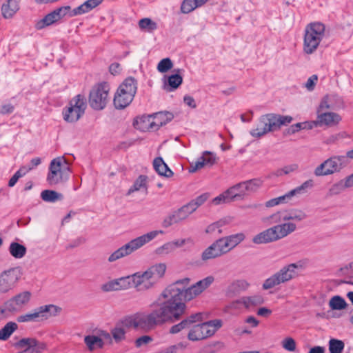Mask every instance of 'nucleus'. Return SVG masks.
Returning <instances> with one entry per match:
<instances>
[{"mask_svg": "<svg viewBox=\"0 0 353 353\" xmlns=\"http://www.w3.org/2000/svg\"><path fill=\"white\" fill-rule=\"evenodd\" d=\"M152 341H153V339L150 336L144 335V336L139 337L138 339H136L135 346L139 348L143 345H148Z\"/></svg>", "mask_w": 353, "mask_h": 353, "instance_id": "nucleus-59", "label": "nucleus"}, {"mask_svg": "<svg viewBox=\"0 0 353 353\" xmlns=\"http://www.w3.org/2000/svg\"><path fill=\"white\" fill-rule=\"evenodd\" d=\"M60 308L54 305H46L35 308L32 312L20 315L17 317V321L36 322L39 319H48L50 316H55L59 312Z\"/></svg>", "mask_w": 353, "mask_h": 353, "instance_id": "nucleus-13", "label": "nucleus"}, {"mask_svg": "<svg viewBox=\"0 0 353 353\" xmlns=\"http://www.w3.org/2000/svg\"><path fill=\"white\" fill-rule=\"evenodd\" d=\"M119 88L120 89V92H123V90L126 93L135 96L137 90V81L132 77H128L119 85Z\"/></svg>", "mask_w": 353, "mask_h": 353, "instance_id": "nucleus-28", "label": "nucleus"}, {"mask_svg": "<svg viewBox=\"0 0 353 353\" xmlns=\"http://www.w3.org/2000/svg\"><path fill=\"white\" fill-rule=\"evenodd\" d=\"M313 185V181L312 180H308L304 182L301 185L294 188V190H290L285 194L276 197L279 204L286 203H288L292 196L297 194L303 193L305 190L308 187H312Z\"/></svg>", "mask_w": 353, "mask_h": 353, "instance_id": "nucleus-23", "label": "nucleus"}, {"mask_svg": "<svg viewBox=\"0 0 353 353\" xmlns=\"http://www.w3.org/2000/svg\"><path fill=\"white\" fill-rule=\"evenodd\" d=\"M209 197V194L208 193H204L197 196L196 199L192 200L188 203V205L191 208V210L193 211H196V210L203 204Z\"/></svg>", "mask_w": 353, "mask_h": 353, "instance_id": "nucleus-48", "label": "nucleus"}, {"mask_svg": "<svg viewBox=\"0 0 353 353\" xmlns=\"http://www.w3.org/2000/svg\"><path fill=\"white\" fill-rule=\"evenodd\" d=\"M139 28L141 30H146L149 32H152L157 29V23L149 18H143L139 22Z\"/></svg>", "mask_w": 353, "mask_h": 353, "instance_id": "nucleus-45", "label": "nucleus"}, {"mask_svg": "<svg viewBox=\"0 0 353 353\" xmlns=\"http://www.w3.org/2000/svg\"><path fill=\"white\" fill-rule=\"evenodd\" d=\"M134 97V95L126 93L123 90L120 92V89L118 88L114 97V105L117 109L122 110L131 103Z\"/></svg>", "mask_w": 353, "mask_h": 353, "instance_id": "nucleus-22", "label": "nucleus"}, {"mask_svg": "<svg viewBox=\"0 0 353 353\" xmlns=\"http://www.w3.org/2000/svg\"><path fill=\"white\" fill-rule=\"evenodd\" d=\"M205 165L212 166L216 162L215 156L210 152L205 151L201 157Z\"/></svg>", "mask_w": 353, "mask_h": 353, "instance_id": "nucleus-58", "label": "nucleus"}, {"mask_svg": "<svg viewBox=\"0 0 353 353\" xmlns=\"http://www.w3.org/2000/svg\"><path fill=\"white\" fill-rule=\"evenodd\" d=\"M166 265L157 263L149 267L144 272H138L132 275V282L137 292H143L153 288L165 273Z\"/></svg>", "mask_w": 353, "mask_h": 353, "instance_id": "nucleus-3", "label": "nucleus"}, {"mask_svg": "<svg viewBox=\"0 0 353 353\" xmlns=\"http://www.w3.org/2000/svg\"><path fill=\"white\" fill-rule=\"evenodd\" d=\"M70 6H65L55 9L46 14L42 19L37 21L36 28L37 30H41L59 21L66 15L70 17Z\"/></svg>", "mask_w": 353, "mask_h": 353, "instance_id": "nucleus-15", "label": "nucleus"}, {"mask_svg": "<svg viewBox=\"0 0 353 353\" xmlns=\"http://www.w3.org/2000/svg\"><path fill=\"white\" fill-rule=\"evenodd\" d=\"M20 278L17 268H11L0 274V293H6L14 288Z\"/></svg>", "mask_w": 353, "mask_h": 353, "instance_id": "nucleus-17", "label": "nucleus"}, {"mask_svg": "<svg viewBox=\"0 0 353 353\" xmlns=\"http://www.w3.org/2000/svg\"><path fill=\"white\" fill-rule=\"evenodd\" d=\"M127 331L119 324L117 323L116 325L111 329V334L112 340L116 343H119L125 339V334Z\"/></svg>", "mask_w": 353, "mask_h": 353, "instance_id": "nucleus-34", "label": "nucleus"}, {"mask_svg": "<svg viewBox=\"0 0 353 353\" xmlns=\"http://www.w3.org/2000/svg\"><path fill=\"white\" fill-rule=\"evenodd\" d=\"M114 283H116V285H117V290H127L132 287L131 275L114 279Z\"/></svg>", "mask_w": 353, "mask_h": 353, "instance_id": "nucleus-44", "label": "nucleus"}, {"mask_svg": "<svg viewBox=\"0 0 353 353\" xmlns=\"http://www.w3.org/2000/svg\"><path fill=\"white\" fill-rule=\"evenodd\" d=\"M92 9V6L91 4L88 3V1H85L83 3L80 5L79 6L75 8L73 10H70V17H75L77 15H81L85 13H87L91 11Z\"/></svg>", "mask_w": 353, "mask_h": 353, "instance_id": "nucleus-42", "label": "nucleus"}, {"mask_svg": "<svg viewBox=\"0 0 353 353\" xmlns=\"http://www.w3.org/2000/svg\"><path fill=\"white\" fill-rule=\"evenodd\" d=\"M17 324L14 322H8L0 330V340L6 341L17 329Z\"/></svg>", "mask_w": 353, "mask_h": 353, "instance_id": "nucleus-40", "label": "nucleus"}, {"mask_svg": "<svg viewBox=\"0 0 353 353\" xmlns=\"http://www.w3.org/2000/svg\"><path fill=\"white\" fill-rule=\"evenodd\" d=\"M243 290V282L236 281L231 283L227 290L226 294L228 297L232 298L239 296Z\"/></svg>", "mask_w": 353, "mask_h": 353, "instance_id": "nucleus-39", "label": "nucleus"}, {"mask_svg": "<svg viewBox=\"0 0 353 353\" xmlns=\"http://www.w3.org/2000/svg\"><path fill=\"white\" fill-rule=\"evenodd\" d=\"M84 343L90 351H93L98 348H102L104 345V342L102 339L95 335L85 336L84 338Z\"/></svg>", "mask_w": 353, "mask_h": 353, "instance_id": "nucleus-29", "label": "nucleus"}, {"mask_svg": "<svg viewBox=\"0 0 353 353\" xmlns=\"http://www.w3.org/2000/svg\"><path fill=\"white\" fill-rule=\"evenodd\" d=\"M117 285L116 283H114V280H112L109 282H107L101 285V290L103 292H111V291H117Z\"/></svg>", "mask_w": 353, "mask_h": 353, "instance_id": "nucleus-60", "label": "nucleus"}, {"mask_svg": "<svg viewBox=\"0 0 353 353\" xmlns=\"http://www.w3.org/2000/svg\"><path fill=\"white\" fill-rule=\"evenodd\" d=\"M70 169L63 157L53 159L49 165L46 181L50 186L62 184L69 178Z\"/></svg>", "mask_w": 353, "mask_h": 353, "instance_id": "nucleus-6", "label": "nucleus"}, {"mask_svg": "<svg viewBox=\"0 0 353 353\" xmlns=\"http://www.w3.org/2000/svg\"><path fill=\"white\" fill-rule=\"evenodd\" d=\"M173 118L174 115L170 112H159L153 114V120L156 130L171 121Z\"/></svg>", "mask_w": 353, "mask_h": 353, "instance_id": "nucleus-25", "label": "nucleus"}, {"mask_svg": "<svg viewBox=\"0 0 353 353\" xmlns=\"http://www.w3.org/2000/svg\"><path fill=\"white\" fill-rule=\"evenodd\" d=\"M221 256V252L219 251L217 247L214 246V243H213L203 252L201 259L203 261H208Z\"/></svg>", "mask_w": 353, "mask_h": 353, "instance_id": "nucleus-38", "label": "nucleus"}, {"mask_svg": "<svg viewBox=\"0 0 353 353\" xmlns=\"http://www.w3.org/2000/svg\"><path fill=\"white\" fill-rule=\"evenodd\" d=\"M329 305L333 310H341L346 307L347 303L341 296H334L330 300Z\"/></svg>", "mask_w": 353, "mask_h": 353, "instance_id": "nucleus-43", "label": "nucleus"}, {"mask_svg": "<svg viewBox=\"0 0 353 353\" xmlns=\"http://www.w3.org/2000/svg\"><path fill=\"white\" fill-rule=\"evenodd\" d=\"M202 313H195L191 314L182 320L180 323L172 325L169 330L172 334H178L183 330L190 329L192 324L202 321Z\"/></svg>", "mask_w": 353, "mask_h": 353, "instance_id": "nucleus-18", "label": "nucleus"}, {"mask_svg": "<svg viewBox=\"0 0 353 353\" xmlns=\"http://www.w3.org/2000/svg\"><path fill=\"white\" fill-rule=\"evenodd\" d=\"M30 297L31 293L28 291L19 293L6 302V310L9 312L17 311L19 307L27 304L29 302Z\"/></svg>", "mask_w": 353, "mask_h": 353, "instance_id": "nucleus-19", "label": "nucleus"}, {"mask_svg": "<svg viewBox=\"0 0 353 353\" xmlns=\"http://www.w3.org/2000/svg\"><path fill=\"white\" fill-rule=\"evenodd\" d=\"M189 278L175 281L163 290L156 300V304L160 307L167 323L181 319L185 313V302L200 294L194 285L189 287Z\"/></svg>", "mask_w": 353, "mask_h": 353, "instance_id": "nucleus-1", "label": "nucleus"}, {"mask_svg": "<svg viewBox=\"0 0 353 353\" xmlns=\"http://www.w3.org/2000/svg\"><path fill=\"white\" fill-rule=\"evenodd\" d=\"M163 233V231L162 230H154L130 241L111 254L108 258V261L114 262L130 254L134 251L156 238L159 234Z\"/></svg>", "mask_w": 353, "mask_h": 353, "instance_id": "nucleus-5", "label": "nucleus"}, {"mask_svg": "<svg viewBox=\"0 0 353 353\" xmlns=\"http://www.w3.org/2000/svg\"><path fill=\"white\" fill-rule=\"evenodd\" d=\"M41 198L46 202L54 203L57 201L62 200L63 196L54 190H45L41 193Z\"/></svg>", "mask_w": 353, "mask_h": 353, "instance_id": "nucleus-35", "label": "nucleus"}, {"mask_svg": "<svg viewBox=\"0 0 353 353\" xmlns=\"http://www.w3.org/2000/svg\"><path fill=\"white\" fill-rule=\"evenodd\" d=\"M205 166L204 162L201 158V157L199 158V159L195 163L194 165L192 164L190 168V172H195L196 170L201 169Z\"/></svg>", "mask_w": 353, "mask_h": 353, "instance_id": "nucleus-63", "label": "nucleus"}, {"mask_svg": "<svg viewBox=\"0 0 353 353\" xmlns=\"http://www.w3.org/2000/svg\"><path fill=\"white\" fill-rule=\"evenodd\" d=\"M243 308V301L240 299L232 301L225 308V312L231 315H237L241 314Z\"/></svg>", "mask_w": 353, "mask_h": 353, "instance_id": "nucleus-41", "label": "nucleus"}, {"mask_svg": "<svg viewBox=\"0 0 353 353\" xmlns=\"http://www.w3.org/2000/svg\"><path fill=\"white\" fill-rule=\"evenodd\" d=\"M192 241L190 238H188V239H177V240H174L171 242L173 244L174 249L175 250L176 248H181L183 245H184L186 243H192Z\"/></svg>", "mask_w": 353, "mask_h": 353, "instance_id": "nucleus-62", "label": "nucleus"}, {"mask_svg": "<svg viewBox=\"0 0 353 353\" xmlns=\"http://www.w3.org/2000/svg\"><path fill=\"white\" fill-rule=\"evenodd\" d=\"M344 346V343L341 340L332 339L329 341V350L330 353H341Z\"/></svg>", "mask_w": 353, "mask_h": 353, "instance_id": "nucleus-47", "label": "nucleus"}, {"mask_svg": "<svg viewBox=\"0 0 353 353\" xmlns=\"http://www.w3.org/2000/svg\"><path fill=\"white\" fill-rule=\"evenodd\" d=\"M225 239L229 244V248H230L231 250L243 241V234L238 233L236 234L230 235L225 236Z\"/></svg>", "mask_w": 353, "mask_h": 353, "instance_id": "nucleus-53", "label": "nucleus"}, {"mask_svg": "<svg viewBox=\"0 0 353 353\" xmlns=\"http://www.w3.org/2000/svg\"><path fill=\"white\" fill-rule=\"evenodd\" d=\"M147 180L148 176L145 175H140L134 181V184L131 186V188L128 190L127 194H130L131 193L139 191L141 188H145V192H148L147 188Z\"/></svg>", "mask_w": 353, "mask_h": 353, "instance_id": "nucleus-36", "label": "nucleus"}, {"mask_svg": "<svg viewBox=\"0 0 353 353\" xmlns=\"http://www.w3.org/2000/svg\"><path fill=\"white\" fill-rule=\"evenodd\" d=\"M46 347V345L44 343L39 342L36 339H34V343L31 349L33 350V353H40L44 350Z\"/></svg>", "mask_w": 353, "mask_h": 353, "instance_id": "nucleus-61", "label": "nucleus"}, {"mask_svg": "<svg viewBox=\"0 0 353 353\" xmlns=\"http://www.w3.org/2000/svg\"><path fill=\"white\" fill-rule=\"evenodd\" d=\"M153 166L155 171L161 176L170 177L173 175V172L169 168L161 157L154 159Z\"/></svg>", "mask_w": 353, "mask_h": 353, "instance_id": "nucleus-26", "label": "nucleus"}, {"mask_svg": "<svg viewBox=\"0 0 353 353\" xmlns=\"http://www.w3.org/2000/svg\"><path fill=\"white\" fill-rule=\"evenodd\" d=\"M192 213L193 211L188 203H187L168 214L162 222V226L166 228L174 224L179 223L186 219Z\"/></svg>", "mask_w": 353, "mask_h": 353, "instance_id": "nucleus-16", "label": "nucleus"}, {"mask_svg": "<svg viewBox=\"0 0 353 353\" xmlns=\"http://www.w3.org/2000/svg\"><path fill=\"white\" fill-rule=\"evenodd\" d=\"M297 265L291 263L282 268L270 277L265 280L263 283V290H269L274 287L292 280L296 275Z\"/></svg>", "mask_w": 353, "mask_h": 353, "instance_id": "nucleus-9", "label": "nucleus"}, {"mask_svg": "<svg viewBox=\"0 0 353 353\" xmlns=\"http://www.w3.org/2000/svg\"><path fill=\"white\" fill-rule=\"evenodd\" d=\"M279 239V236L274 226H273L256 235L252 241L256 244H263L276 241Z\"/></svg>", "mask_w": 353, "mask_h": 353, "instance_id": "nucleus-21", "label": "nucleus"}, {"mask_svg": "<svg viewBox=\"0 0 353 353\" xmlns=\"http://www.w3.org/2000/svg\"><path fill=\"white\" fill-rule=\"evenodd\" d=\"M262 181L259 179H254L244 181V190L248 193L256 192L261 185Z\"/></svg>", "mask_w": 353, "mask_h": 353, "instance_id": "nucleus-46", "label": "nucleus"}, {"mask_svg": "<svg viewBox=\"0 0 353 353\" xmlns=\"http://www.w3.org/2000/svg\"><path fill=\"white\" fill-rule=\"evenodd\" d=\"M9 252L15 259H21L26 255L27 249L23 245L12 242L10 245Z\"/></svg>", "mask_w": 353, "mask_h": 353, "instance_id": "nucleus-32", "label": "nucleus"}, {"mask_svg": "<svg viewBox=\"0 0 353 353\" xmlns=\"http://www.w3.org/2000/svg\"><path fill=\"white\" fill-rule=\"evenodd\" d=\"M274 228L277 232L279 239H281L294 232L296 230V225L294 223L288 222L275 225Z\"/></svg>", "mask_w": 353, "mask_h": 353, "instance_id": "nucleus-30", "label": "nucleus"}, {"mask_svg": "<svg viewBox=\"0 0 353 353\" xmlns=\"http://www.w3.org/2000/svg\"><path fill=\"white\" fill-rule=\"evenodd\" d=\"M19 9L17 0H8L1 7L2 15L6 19L12 18Z\"/></svg>", "mask_w": 353, "mask_h": 353, "instance_id": "nucleus-27", "label": "nucleus"}, {"mask_svg": "<svg viewBox=\"0 0 353 353\" xmlns=\"http://www.w3.org/2000/svg\"><path fill=\"white\" fill-rule=\"evenodd\" d=\"M174 251V245L172 242H168L156 250V253L159 255H164Z\"/></svg>", "mask_w": 353, "mask_h": 353, "instance_id": "nucleus-56", "label": "nucleus"}, {"mask_svg": "<svg viewBox=\"0 0 353 353\" xmlns=\"http://www.w3.org/2000/svg\"><path fill=\"white\" fill-rule=\"evenodd\" d=\"M291 116L269 113L262 115L259 119L257 127L251 131V134L255 137H261L270 132H274L287 125L292 121Z\"/></svg>", "mask_w": 353, "mask_h": 353, "instance_id": "nucleus-4", "label": "nucleus"}, {"mask_svg": "<svg viewBox=\"0 0 353 353\" xmlns=\"http://www.w3.org/2000/svg\"><path fill=\"white\" fill-rule=\"evenodd\" d=\"M150 312L136 313L132 316H127L120 321L119 324L126 331L133 327L148 332L167 323L160 307L156 304V301L150 305Z\"/></svg>", "mask_w": 353, "mask_h": 353, "instance_id": "nucleus-2", "label": "nucleus"}, {"mask_svg": "<svg viewBox=\"0 0 353 353\" xmlns=\"http://www.w3.org/2000/svg\"><path fill=\"white\" fill-rule=\"evenodd\" d=\"M109 88L105 83H100L94 86L89 94V104L94 110H103L108 101Z\"/></svg>", "mask_w": 353, "mask_h": 353, "instance_id": "nucleus-12", "label": "nucleus"}, {"mask_svg": "<svg viewBox=\"0 0 353 353\" xmlns=\"http://www.w3.org/2000/svg\"><path fill=\"white\" fill-rule=\"evenodd\" d=\"M86 108L85 97L77 94L70 100L69 107L63 112L64 120L69 123L77 122L84 114Z\"/></svg>", "mask_w": 353, "mask_h": 353, "instance_id": "nucleus-10", "label": "nucleus"}, {"mask_svg": "<svg viewBox=\"0 0 353 353\" xmlns=\"http://www.w3.org/2000/svg\"><path fill=\"white\" fill-rule=\"evenodd\" d=\"M318 79V77L316 74L311 76L307 81L305 83V87L308 90H312L314 89V85Z\"/></svg>", "mask_w": 353, "mask_h": 353, "instance_id": "nucleus-64", "label": "nucleus"}, {"mask_svg": "<svg viewBox=\"0 0 353 353\" xmlns=\"http://www.w3.org/2000/svg\"><path fill=\"white\" fill-rule=\"evenodd\" d=\"M347 164L345 156H333L317 166L314 173L316 176L330 175L340 172Z\"/></svg>", "mask_w": 353, "mask_h": 353, "instance_id": "nucleus-11", "label": "nucleus"}, {"mask_svg": "<svg viewBox=\"0 0 353 353\" xmlns=\"http://www.w3.org/2000/svg\"><path fill=\"white\" fill-rule=\"evenodd\" d=\"M214 280V279L212 276H209L196 282L194 285L198 290L197 292L201 294L204 290L208 288L213 283Z\"/></svg>", "mask_w": 353, "mask_h": 353, "instance_id": "nucleus-49", "label": "nucleus"}, {"mask_svg": "<svg viewBox=\"0 0 353 353\" xmlns=\"http://www.w3.org/2000/svg\"><path fill=\"white\" fill-rule=\"evenodd\" d=\"M198 7L196 0H183L181 6V11L184 14H188Z\"/></svg>", "mask_w": 353, "mask_h": 353, "instance_id": "nucleus-51", "label": "nucleus"}, {"mask_svg": "<svg viewBox=\"0 0 353 353\" xmlns=\"http://www.w3.org/2000/svg\"><path fill=\"white\" fill-rule=\"evenodd\" d=\"M183 82V78L181 75L179 74H174L170 75L168 79V84L165 86V88L168 92L176 90Z\"/></svg>", "mask_w": 353, "mask_h": 353, "instance_id": "nucleus-37", "label": "nucleus"}, {"mask_svg": "<svg viewBox=\"0 0 353 353\" xmlns=\"http://www.w3.org/2000/svg\"><path fill=\"white\" fill-rule=\"evenodd\" d=\"M345 185V180H341L339 182L333 184L328 191V194L330 196L337 195L342 192L345 188H347Z\"/></svg>", "mask_w": 353, "mask_h": 353, "instance_id": "nucleus-50", "label": "nucleus"}, {"mask_svg": "<svg viewBox=\"0 0 353 353\" xmlns=\"http://www.w3.org/2000/svg\"><path fill=\"white\" fill-rule=\"evenodd\" d=\"M283 347L290 352H293L296 350V342L292 337H287L282 341Z\"/></svg>", "mask_w": 353, "mask_h": 353, "instance_id": "nucleus-57", "label": "nucleus"}, {"mask_svg": "<svg viewBox=\"0 0 353 353\" xmlns=\"http://www.w3.org/2000/svg\"><path fill=\"white\" fill-rule=\"evenodd\" d=\"M243 200V185L238 183L214 198L212 203L218 205Z\"/></svg>", "mask_w": 353, "mask_h": 353, "instance_id": "nucleus-14", "label": "nucleus"}, {"mask_svg": "<svg viewBox=\"0 0 353 353\" xmlns=\"http://www.w3.org/2000/svg\"><path fill=\"white\" fill-rule=\"evenodd\" d=\"M34 343V338H23L14 343V346L19 349L32 348Z\"/></svg>", "mask_w": 353, "mask_h": 353, "instance_id": "nucleus-54", "label": "nucleus"}, {"mask_svg": "<svg viewBox=\"0 0 353 353\" xmlns=\"http://www.w3.org/2000/svg\"><path fill=\"white\" fill-rule=\"evenodd\" d=\"M307 218V214L301 210L293 209L290 211H285L283 219V221H301Z\"/></svg>", "mask_w": 353, "mask_h": 353, "instance_id": "nucleus-31", "label": "nucleus"}, {"mask_svg": "<svg viewBox=\"0 0 353 353\" xmlns=\"http://www.w3.org/2000/svg\"><path fill=\"white\" fill-rule=\"evenodd\" d=\"M222 325V321L214 319L207 322L192 324L188 334L191 341H197L212 336Z\"/></svg>", "mask_w": 353, "mask_h": 353, "instance_id": "nucleus-8", "label": "nucleus"}, {"mask_svg": "<svg viewBox=\"0 0 353 353\" xmlns=\"http://www.w3.org/2000/svg\"><path fill=\"white\" fill-rule=\"evenodd\" d=\"M263 297L260 294L244 297V308L252 310L255 307L263 304Z\"/></svg>", "mask_w": 353, "mask_h": 353, "instance_id": "nucleus-33", "label": "nucleus"}, {"mask_svg": "<svg viewBox=\"0 0 353 353\" xmlns=\"http://www.w3.org/2000/svg\"><path fill=\"white\" fill-rule=\"evenodd\" d=\"M173 67L172 61L170 58H165L160 61L157 65V70L161 73H165Z\"/></svg>", "mask_w": 353, "mask_h": 353, "instance_id": "nucleus-55", "label": "nucleus"}, {"mask_svg": "<svg viewBox=\"0 0 353 353\" xmlns=\"http://www.w3.org/2000/svg\"><path fill=\"white\" fill-rule=\"evenodd\" d=\"M325 30L324 24L320 22L310 23L306 26L303 40L305 53L310 54L316 51L325 35Z\"/></svg>", "mask_w": 353, "mask_h": 353, "instance_id": "nucleus-7", "label": "nucleus"}, {"mask_svg": "<svg viewBox=\"0 0 353 353\" xmlns=\"http://www.w3.org/2000/svg\"><path fill=\"white\" fill-rule=\"evenodd\" d=\"M341 120V116L335 112H321L317 116L315 126L326 125L329 127L337 125Z\"/></svg>", "mask_w": 353, "mask_h": 353, "instance_id": "nucleus-20", "label": "nucleus"}, {"mask_svg": "<svg viewBox=\"0 0 353 353\" xmlns=\"http://www.w3.org/2000/svg\"><path fill=\"white\" fill-rule=\"evenodd\" d=\"M214 243V246H216L219 251L221 252V256L230 251L229 244L225 237L220 238L215 241Z\"/></svg>", "mask_w": 353, "mask_h": 353, "instance_id": "nucleus-52", "label": "nucleus"}, {"mask_svg": "<svg viewBox=\"0 0 353 353\" xmlns=\"http://www.w3.org/2000/svg\"><path fill=\"white\" fill-rule=\"evenodd\" d=\"M135 122L138 128L142 131H156L153 120V114L150 115H143L137 119Z\"/></svg>", "mask_w": 353, "mask_h": 353, "instance_id": "nucleus-24", "label": "nucleus"}]
</instances>
